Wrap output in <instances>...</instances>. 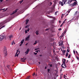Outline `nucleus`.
Returning a JSON list of instances; mask_svg holds the SVG:
<instances>
[{"instance_id": "f257e3e1", "label": "nucleus", "mask_w": 79, "mask_h": 79, "mask_svg": "<svg viewBox=\"0 0 79 79\" xmlns=\"http://www.w3.org/2000/svg\"><path fill=\"white\" fill-rule=\"evenodd\" d=\"M8 19H7L5 20L4 22H3L1 23H0V27H1V26H2L3 24H5L6 23H8ZM5 27V26H2V27L0 28V29H2L3 27Z\"/></svg>"}, {"instance_id": "f03ea898", "label": "nucleus", "mask_w": 79, "mask_h": 79, "mask_svg": "<svg viewBox=\"0 0 79 79\" xmlns=\"http://www.w3.org/2000/svg\"><path fill=\"white\" fill-rule=\"evenodd\" d=\"M3 52L4 54V56L5 57L7 56V49H6V48H4Z\"/></svg>"}, {"instance_id": "7ed1b4c3", "label": "nucleus", "mask_w": 79, "mask_h": 79, "mask_svg": "<svg viewBox=\"0 0 79 79\" xmlns=\"http://www.w3.org/2000/svg\"><path fill=\"white\" fill-rule=\"evenodd\" d=\"M5 37V35H0V40L2 41L3 39H4V38Z\"/></svg>"}, {"instance_id": "20e7f679", "label": "nucleus", "mask_w": 79, "mask_h": 79, "mask_svg": "<svg viewBox=\"0 0 79 79\" xmlns=\"http://www.w3.org/2000/svg\"><path fill=\"white\" fill-rule=\"evenodd\" d=\"M18 9H16L12 13L10 14V15H14V14L16 13L18 11Z\"/></svg>"}, {"instance_id": "39448f33", "label": "nucleus", "mask_w": 79, "mask_h": 79, "mask_svg": "<svg viewBox=\"0 0 79 79\" xmlns=\"http://www.w3.org/2000/svg\"><path fill=\"white\" fill-rule=\"evenodd\" d=\"M29 51H30V50H29V48H28L27 51L25 52V53H26V55H27V54L29 53Z\"/></svg>"}, {"instance_id": "423d86ee", "label": "nucleus", "mask_w": 79, "mask_h": 79, "mask_svg": "<svg viewBox=\"0 0 79 79\" xmlns=\"http://www.w3.org/2000/svg\"><path fill=\"white\" fill-rule=\"evenodd\" d=\"M63 63L64 64H65L66 63V59H63L62 60Z\"/></svg>"}, {"instance_id": "0eeeda50", "label": "nucleus", "mask_w": 79, "mask_h": 79, "mask_svg": "<svg viewBox=\"0 0 79 79\" xmlns=\"http://www.w3.org/2000/svg\"><path fill=\"white\" fill-rule=\"evenodd\" d=\"M66 31H67V30L65 29L64 31V32L62 34V35H64L65 33H66Z\"/></svg>"}, {"instance_id": "6e6552de", "label": "nucleus", "mask_w": 79, "mask_h": 79, "mask_svg": "<svg viewBox=\"0 0 79 79\" xmlns=\"http://www.w3.org/2000/svg\"><path fill=\"white\" fill-rule=\"evenodd\" d=\"M30 36H31V35H28L27 38H26V39L27 40H28L27 39H29V37H30Z\"/></svg>"}, {"instance_id": "1a4fd4ad", "label": "nucleus", "mask_w": 79, "mask_h": 79, "mask_svg": "<svg viewBox=\"0 0 79 79\" xmlns=\"http://www.w3.org/2000/svg\"><path fill=\"white\" fill-rule=\"evenodd\" d=\"M67 0H63L62 2H64V5L65 4V3L67 2Z\"/></svg>"}, {"instance_id": "9d476101", "label": "nucleus", "mask_w": 79, "mask_h": 79, "mask_svg": "<svg viewBox=\"0 0 79 79\" xmlns=\"http://www.w3.org/2000/svg\"><path fill=\"white\" fill-rule=\"evenodd\" d=\"M22 61L23 62H24V61H26V58H23L22 59Z\"/></svg>"}, {"instance_id": "9b49d317", "label": "nucleus", "mask_w": 79, "mask_h": 79, "mask_svg": "<svg viewBox=\"0 0 79 79\" xmlns=\"http://www.w3.org/2000/svg\"><path fill=\"white\" fill-rule=\"evenodd\" d=\"M29 20L27 19L26 20V24H27V23H28V22H29Z\"/></svg>"}, {"instance_id": "f8f14e48", "label": "nucleus", "mask_w": 79, "mask_h": 79, "mask_svg": "<svg viewBox=\"0 0 79 79\" xmlns=\"http://www.w3.org/2000/svg\"><path fill=\"white\" fill-rule=\"evenodd\" d=\"M7 67L9 69H11L10 68V65H7Z\"/></svg>"}, {"instance_id": "ddd939ff", "label": "nucleus", "mask_w": 79, "mask_h": 79, "mask_svg": "<svg viewBox=\"0 0 79 79\" xmlns=\"http://www.w3.org/2000/svg\"><path fill=\"white\" fill-rule=\"evenodd\" d=\"M24 39L23 40L21 41V44H23V42H24Z\"/></svg>"}, {"instance_id": "4468645a", "label": "nucleus", "mask_w": 79, "mask_h": 79, "mask_svg": "<svg viewBox=\"0 0 79 79\" xmlns=\"http://www.w3.org/2000/svg\"><path fill=\"white\" fill-rule=\"evenodd\" d=\"M60 4L61 5V6H63V2H60Z\"/></svg>"}, {"instance_id": "2eb2a0df", "label": "nucleus", "mask_w": 79, "mask_h": 79, "mask_svg": "<svg viewBox=\"0 0 79 79\" xmlns=\"http://www.w3.org/2000/svg\"><path fill=\"white\" fill-rule=\"evenodd\" d=\"M63 42H61V43H60V44H59V46H60V45L62 46V45H63Z\"/></svg>"}, {"instance_id": "dca6fc26", "label": "nucleus", "mask_w": 79, "mask_h": 79, "mask_svg": "<svg viewBox=\"0 0 79 79\" xmlns=\"http://www.w3.org/2000/svg\"><path fill=\"white\" fill-rule=\"evenodd\" d=\"M37 44V42L36 40L35 42V43H34L33 45H36Z\"/></svg>"}, {"instance_id": "f3484780", "label": "nucleus", "mask_w": 79, "mask_h": 79, "mask_svg": "<svg viewBox=\"0 0 79 79\" xmlns=\"http://www.w3.org/2000/svg\"><path fill=\"white\" fill-rule=\"evenodd\" d=\"M68 52H67L66 54V55H65V56H66V57H68Z\"/></svg>"}, {"instance_id": "a211bd4d", "label": "nucleus", "mask_w": 79, "mask_h": 79, "mask_svg": "<svg viewBox=\"0 0 79 79\" xmlns=\"http://www.w3.org/2000/svg\"><path fill=\"white\" fill-rule=\"evenodd\" d=\"M18 55H19V54H15V57H16V56H17V57H18Z\"/></svg>"}, {"instance_id": "6ab92c4d", "label": "nucleus", "mask_w": 79, "mask_h": 79, "mask_svg": "<svg viewBox=\"0 0 79 79\" xmlns=\"http://www.w3.org/2000/svg\"><path fill=\"white\" fill-rule=\"evenodd\" d=\"M63 54H64L65 53V52H66V50H64V51H62Z\"/></svg>"}, {"instance_id": "aec40b11", "label": "nucleus", "mask_w": 79, "mask_h": 79, "mask_svg": "<svg viewBox=\"0 0 79 79\" xmlns=\"http://www.w3.org/2000/svg\"><path fill=\"white\" fill-rule=\"evenodd\" d=\"M52 4V3L50 2V3L49 4V6H51Z\"/></svg>"}, {"instance_id": "412c9836", "label": "nucleus", "mask_w": 79, "mask_h": 79, "mask_svg": "<svg viewBox=\"0 0 79 79\" xmlns=\"http://www.w3.org/2000/svg\"><path fill=\"white\" fill-rule=\"evenodd\" d=\"M50 40L51 42H53V39L52 38H51L50 39Z\"/></svg>"}, {"instance_id": "4be33fe9", "label": "nucleus", "mask_w": 79, "mask_h": 79, "mask_svg": "<svg viewBox=\"0 0 79 79\" xmlns=\"http://www.w3.org/2000/svg\"><path fill=\"white\" fill-rule=\"evenodd\" d=\"M73 1H76V2H77V1H76V0H71L70 1V2H72Z\"/></svg>"}, {"instance_id": "5701e85b", "label": "nucleus", "mask_w": 79, "mask_h": 79, "mask_svg": "<svg viewBox=\"0 0 79 79\" xmlns=\"http://www.w3.org/2000/svg\"><path fill=\"white\" fill-rule=\"evenodd\" d=\"M73 4L75 5V6H76V4H77V3H76V2H74Z\"/></svg>"}, {"instance_id": "b1692460", "label": "nucleus", "mask_w": 79, "mask_h": 79, "mask_svg": "<svg viewBox=\"0 0 79 79\" xmlns=\"http://www.w3.org/2000/svg\"><path fill=\"white\" fill-rule=\"evenodd\" d=\"M70 57H71V54H69L68 56V58H70Z\"/></svg>"}, {"instance_id": "393cba45", "label": "nucleus", "mask_w": 79, "mask_h": 79, "mask_svg": "<svg viewBox=\"0 0 79 79\" xmlns=\"http://www.w3.org/2000/svg\"><path fill=\"white\" fill-rule=\"evenodd\" d=\"M13 37V35H10L9 36V38H12V37Z\"/></svg>"}, {"instance_id": "a878e982", "label": "nucleus", "mask_w": 79, "mask_h": 79, "mask_svg": "<svg viewBox=\"0 0 79 79\" xmlns=\"http://www.w3.org/2000/svg\"><path fill=\"white\" fill-rule=\"evenodd\" d=\"M35 34H36V35H38L39 34V33H38V31H36L35 32Z\"/></svg>"}, {"instance_id": "bb28decb", "label": "nucleus", "mask_w": 79, "mask_h": 79, "mask_svg": "<svg viewBox=\"0 0 79 79\" xmlns=\"http://www.w3.org/2000/svg\"><path fill=\"white\" fill-rule=\"evenodd\" d=\"M23 0H22L21 1H19V3H22V2H23Z\"/></svg>"}, {"instance_id": "cd10ccee", "label": "nucleus", "mask_w": 79, "mask_h": 79, "mask_svg": "<svg viewBox=\"0 0 79 79\" xmlns=\"http://www.w3.org/2000/svg\"><path fill=\"white\" fill-rule=\"evenodd\" d=\"M29 27V25H27V26L25 27V28H27Z\"/></svg>"}, {"instance_id": "c85d7f7f", "label": "nucleus", "mask_w": 79, "mask_h": 79, "mask_svg": "<svg viewBox=\"0 0 79 79\" xmlns=\"http://www.w3.org/2000/svg\"><path fill=\"white\" fill-rule=\"evenodd\" d=\"M50 69H48V73H50Z\"/></svg>"}, {"instance_id": "c756f323", "label": "nucleus", "mask_w": 79, "mask_h": 79, "mask_svg": "<svg viewBox=\"0 0 79 79\" xmlns=\"http://www.w3.org/2000/svg\"><path fill=\"white\" fill-rule=\"evenodd\" d=\"M29 30H30V29L29 28H28L27 29V32H29Z\"/></svg>"}, {"instance_id": "7c9ffc66", "label": "nucleus", "mask_w": 79, "mask_h": 79, "mask_svg": "<svg viewBox=\"0 0 79 79\" xmlns=\"http://www.w3.org/2000/svg\"><path fill=\"white\" fill-rule=\"evenodd\" d=\"M35 52H37V53H38L39 52H40V50H37Z\"/></svg>"}, {"instance_id": "2f4dec72", "label": "nucleus", "mask_w": 79, "mask_h": 79, "mask_svg": "<svg viewBox=\"0 0 79 79\" xmlns=\"http://www.w3.org/2000/svg\"><path fill=\"white\" fill-rule=\"evenodd\" d=\"M64 66L65 68H66V63L64 64Z\"/></svg>"}, {"instance_id": "473e14b6", "label": "nucleus", "mask_w": 79, "mask_h": 79, "mask_svg": "<svg viewBox=\"0 0 79 79\" xmlns=\"http://www.w3.org/2000/svg\"><path fill=\"white\" fill-rule=\"evenodd\" d=\"M77 12H78V11H76L75 15H77Z\"/></svg>"}, {"instance_id": "72a5a7b5", "label": "nucleus", "mask_w": 79, "mask_h": 79, "mask_svg": "<svg viewBox=\"0 0 79 79\" xmlns=\"http://www.w3.org/2000/svg\"><path fill=\"white\" fill-rule=\"evenodd\" d=\"M34 55H37V52H34Z\"/></svg>"}, {"instance_id": "f704fd0d", "label": "nucleus", "mask_w": 79, "mask_h": 79, "mask_svg": "<svg viewBox=\"0 0 79 79\" xmlns=\"http://www.w3.org/2000/svg\"><path fill=\"white\" fill-rule=\"evenodd\" d=\"M25 34H26L27 33V30H26L25 31Z\"/></svg>"}, {"instance_id": "c9c22d12", "label": "nucleus", "mask_w": 79, "mask_h": 79, "mask_svg": "<svg viewBox=\"0 0 79 79\" xmlns=\"http://www.w3.org/2000/svg\"><path fill=\"white\" fill-rule=\"evenodd\" d=\"M58 13V11H56L55 12V15H56V13Z\"/></svg>"}, {"instance_id": "e433bc0d", "label": "nucleus", "mask_w": 79, "mask_h": 79, "mask_svg": "<svg viewBox=\"0 0 79 79\" xmlns=\"http://www.w3.org/2000/svg\"><path fill=\"white\" fill-rule=\"evenodd\" d=\"M76 58H77L78 59V60H79V57L78 56H76Z\"/></svg>"}, {"instance_id": "4c0bfd02", "label": "nucleus", "mask_w": 79, "mask_h": 79, "mask_svg": "<svg viewBox=\"0 0 79 79\" xmlns=\"http://www.w3.org/2000/svg\"><path fill=\"white\" fill-rule=\"evenodd\" d=\"M13 43H14V41H13L11 43V45H13Z\"/></svg>"}, {"instance_id": "58836bf2", "label": "nucleus", "mask_w": 79, "mask_h": 79, "mask_svg": "<svg viewBox=\"0 0 79 79\" xmlns=\"http://www.w3.org/2000/svg\"><path fill=\"white\" fill-rule=\"evenodd\" d=\"M72 7H73V6H74V5H74V3H72Z\"/></svg>"}, {"instance_id": "ea45409f", "label": "nucleus", "mask_w": 79, "mask_h": 79, "mask_svg": "<svg viewBox=\"0 0 79 79\" xmlns=\"http://www.w3.org/2000/svg\"><path fill=\"white\" fill-rule=\"evenodd\" d=\"M69 6H71V7H73L72 4H69Z\"/></svg>"}, {"instance_id": "a19ab883", "label": "nucleus", "mask_w": 79, "mask_h": 79, "mask_svg": "<svg viewBox=\"0 0 79 79\" xmlns=\"http://www.w3.org/2000/svg\"><path fill=\"white\" fill-rule=\"evenodd\" d=\"M67 52H69V49H67Z\"/></svg>"}, {"instance_id": "79ce46f5", "label": "nucleus", "mask_w": 79, "mask_h": 79, "mask_svg": "<svg viewBox=\"0 0 79 79\" xmlns=\"http://www.w3.org/2000/svg\"><path fill=\"white\" fill-rule=\"evenodd\" d=\"M35 75V73H33V76H34V75Z\"/></svg>"}, {"instance_id": "37998d69", "label": "nucleus", "mask_w": 79, "mask_h": 79, "mask_svg": "<svg viewBox=\"0 0 79 79\" xmlns=\"http://www.w3.org/2000/svg\"><path fill=\"white\" fill-rule=\"evenodd\" d=\"M5 10V9H0V11H2V10Z\"/></svg>"}, {"instance_id": "c03bdc74", "label": "nucleus", "mask_w": 79, "mask_h": 79, "mask_svg": "<svg viewBox=\"0 0 79 79\" xmlns=\"http://www.w3.org/2000/svg\"><path fill=\"white\" fill-rule=\"evenodd\" d=\"M63 77H64V78L65 79V77H66V75H64Z\"/></svg>"}, {"instance_id": "a18cd8bd", "label": "nucleus", "mask_w": 79, "mask_h": 79, "mask_svg": "<svg viewBox=\"0 0 79 79\" xmlns=\"http://www.w3.org/2000/svg\"><path fill=\"white\" fill-rule=\"evenodd\" d=\"M50 67H52V64H50Z\"/></svg>"}, {"instance_id": "49530a36", "label": "nucleus", "mask_w": 79, "mask_h": 79, "mask_svg": "<svg viewBox=\"0 0 79 79\" xmlns=\"http://www.w3.org/2000/svg\"><path fill=\"white\" fill-rule=\"evenodd\" d=\"M17 51L16 54H17V53H18V50H17Z\"/></svg>"}, {"instance_id": "de8ad7c7", "label": "nucleus", "mask_w": 79, "mask_h": 79, "mask_svg": "<svg viewBox=\"0 0 79 79\" xmlns=\"http://www.w3.org/2000/svg\"><path fill=\"white\" fill-rule=\"evenodd\" d=\"M62 68H63L64 69L65 68L64 66H62Z\"/></svg>"}, {"instance_id": "09e8293b", "label": "nucleus", "mask_w": 79, "mask_h": 79, "mask_svg": "<svg viewBox=\"0 0 79 79\" xmlns=\"http://www.w3.org/2000/svg\"><path fill=\"white\" fill-rule=\"evenodd\" d=\"M59 31H61V28H60L59 29Z\"/></svg>"}, {"instance_id": "8fccbe9b", "label": "nucleus", "mask_w": 79, "mask_h": 79, "mask_svg": "<svg viewBox=\"0 0 79 79\" xmlns=\"http://www.w3.org/2000/svg\"><path fill=\"white\" fill-rule=\"evenodd\" d=\"M45 31H48V29L47 28L45 30Z\"/></svg>"}, {"instance_id": "3c124183", "label": "nucleus", "mask_w": 79, "mask_h": 79, "mask_svg": "<svg viewBox=\"0 0 79 79\" xmlns=\"http://www.w3.org/2000/svg\"><path fill=\"white\" fill-rule=\"evenodd\" d=\"M73 53L74 54H75V51L74 50H73Z\"/></svg>"}, {"instance_id": "603ef678", "label": "nucleus", "mask_w": 79, "mask_h": 79, "mask_svg": "<svg viewBox=\"0 0 79 79\" xmlns=\"http://www.w3.org/2000/svg\"><path fill=\"white\" fill-rule=\"evenodd\" d=\"M63 23L61 24V25L60 26V27H62V26H63Z\"/></svg>"}, {"instance_id": "864d4df0", "label": "nucleus", "mask_w": 79, "mask_h": 79, "mask_svg": "<svg viewBox=\"0 0 79 79\" xmlns=\"http://www.w3.org/2000/svg\"><path fill=\"white\" fill-rule=\"evenodd\" d=\"M3 2V0H0V2Z\"/></svg>"}, {"instance_id": "5fc2aeb1", "label": "nucleus", "mask_w": 79, "mask_h": 79, "mask_svg": "<svg viewBox=\"0 0 79 79\" xmlns=\"http://www.w3.org/2000/svg\"><path fill=\"white\" fill-rule=\"evenodd\" d=\"M69 2H67L66 3L67 4H69Z\"/></svg>"}, {"instance_id": "6e6d98bb", "label": "nucleus", "mask_w": 79, "mask_h": 79, "mask_svg": "<svg viewBox=\"0 0 79 79\" xmlns=\"http://www.w3.org/2000/svg\"><path fill=\"white\" fill-rule=\"evenodd\" d=\"M63 65H64V63H63L61 65V66H63Z\"/></svg>"}, {"instance_id": "4d7b16f0", "label": "nucleus", "mask_w": 79, "mask_h": 79, "mask_svg": "<svg viewBox=\"0 0 79 79\" xmlns=\"http://www.w3.org/2000/svg\"><path fill=\"white\" fill-rule=\"evenodd\" d=\"M47 69V67L45 66V69Z\"/></svg>"}, {"instance_id": "13d9d810", "label": "nucleus", "mask_w": 79, "mask_h": 79, "mask_svg": "<svg viewBox=\"0 0 79 79\" xmlns=\"http://www.w3.org/2000/svg\"><path fill=\"white\" fill-rule=\"evenodd\" d=\"M38 50V49L37 48H36V49H35V50Z\"/></svg>"}, {"instance_id": "bf43d9fd", "label": "nucleus", "mask_w": 79, "mask_h": 79, "mask_svg": "<svg viewBox=\"0 0 79 79\" xmlns=\"http://www.w3.org/2000/svg\"><path fill=\"white\" fill-rule=\"evenodd\" d=\"M59 23H61V21L59 20Z\"/></svg>"}, {"instance_id": "052dcab7", "label": "nucleus", "mask_w": 79, "mask_h": 79, "mask_svg": "<svg viewBox=\"0 0 79 79\" xmlns=\"http://www.w3.org/2000/svg\"><path fill=\"white\" fill-rule=\"evenodd\" d=\"M71 3L69 1V3Z\"/></svg>"}, {"instance_id": "680f3d73", "label": "nucleus", "mask_w": 79, "mask_h": 79, "mask_svg": "<svg viewBox=\"0 0 79 79\" xmlns=\"http://www.w3.org/2000/svg\"><path fill=\"white\" fill-rule=\"evenodd\" d=\"M27 44H28V43H26L25 44V45H27Z\"/></svg>"}, {"instance_id": "e2e57ef3", "label": "nucleus", "mask_w": 79, "mask_h": 79, "mask_svg": "<svg viewBox=\"0 0 79 79\" xmlns=\"http://www.w3.org/2000/svg\"><path fill=\"white\" fill-rule=\"evenodd\" d=\"M64 23H65V22L64 21V22H63V23L62 24H64Z\"/></svg>"}, {"instance_id": "0e129e2a", "label": "nucleus", "mask_w": 79, "mask_h": 79, "mask_svg": "<svg viewBox=\"0 0 79 79\" xmlns=\"http://www.w3.org/2000/svg\"><path fill=\"white\" fill-rule=\"evenodd\" d=\"M68 14H67L66 15V16H68Z\"/></svg>"}, {"instance_id": "69168bd1", "label": "nucleus", "mask_w": 79, "mask_h": 79, "mask_svg": "<svg viewBox=\"0 0 79 79\" xmlns=\"http://www.w3.org/2000/svg\"><path fill=\"white\" fill-rule=\"evenodd\" d=\"M64 14H62V16H64Z\"/></svg>"}, {"instance_id": "338daca9", "label": "nucleus", "mask_w": 79, "mask_h": 79, "mask_svg": "<svg viewBox=\"0 0 79 79\" xmlns=\"http://www.w3.org/2000/svg\"><path fill=\"white\" fill-rule=\"evenodd\" d=\"M62 71V69H60V71Z\"/></svg>"}, {"instance_id": "774afa93", "label": "nucleus", "mask_w": 79, "mask_h": 79, "mask_svg": "<svg viewBox=\"0 0 79 79\" xmlns=\"http://www.w3.org/2000/svg\"><path fill=\"white\" fill-rule=\"evenodd\" d=\"M76 53H77V51H76Z\"/></svg>"}]
</instances>
